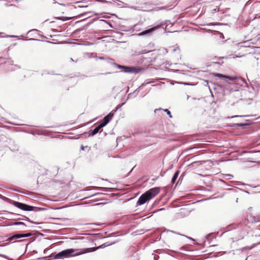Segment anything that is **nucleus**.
Listing matches in <instances>:
<instances>
[{"label": "nucleus", "mask_w": 260, "mask_h": 260, "mask_svg": "<svg viewBox=\"0 0 260 260\" xmlns=\"http://www.w3.org/2000/svg\"><path fill=\"white\" fill-rule=\"evenodd\" d=\"M116 66L119 69L123 70V71L125 73H130L134 72V68L133 67H125L119 64H116Z\"/></svg>", "instance_id": "5"}, {"label": "nucleus", "mask_w": 260, "mask_h": 260, "mask_svg": "<svg viewBox=\"0 0 260 260\" xmlns=\"http://www.w3.org/2000/svg\"><path fill=\"white\" fill-rule=\"evenodd\" d=\"M159 192V187H154L150 189L140 197L137 202V205L140 206L143 205L147 201L154 198Z\"/></svg>", "instance_id": "2"}, {"label": "nucleus", "mask_w": 260, "mask_h": 260, "mask_svg": "<svg viewBox=\"0 0 260 260\" xmlns=\"http://www.w3.org/2000/svg\"><path fill=\"white\" fill-rule=\"evenodd\" d=\"M165 111L167 113V114L169 116L170 118L172 117V115L171 114L170 111L168 109H165Z\"/></svg>", "instance_id": "11"}, {"label": "nucleus", "mask_w": 260, "mask_h": 260, "mask_svg": "<svg viewBox=\"0 0 260 260\" xmlns=\"http://www.w3.org/2000/svg\"><path fill=\"white\" fill-rule=\"evenodd\" d=\"M259 88H260V85H259Z\"/></svg>", "instance_id": "15"}, {"label": "nucleus", "mask_w": 260, "mask_h": 260, "mask_svg": "<svg viewBox=\"0 0 260 260\" xmlns=\"http://www.w3.org/2000/svg\"><path fill=\"white\" fill-rule=\"evenodd\" d=\"M103 127H104L103 125H102L101 124H100L99 126L96 127L94 129H93L92 131V132H91L92 135L93 136V135H94L96 134H97L99 132L100 129Z\"/></svg>", "instance_id": "9"}, {"label": "nucleus", "mask_w": 260, "mask_h": 260, "mask_svg": "<svg viewBox=\"0 0 260 260\" xmlns=\"http://www.w3.org/2000/svg\"><path fill=\"white\" fill-rule=\"evenodd\" d=\"M179 174V171H177L174 175L173 177L172 178L171 182L172 183H174L175 181L176 180L178 175Z\"/></svg>", "instance_id": "10"}, {"label": "nucleus", "mask_w": 260, "mask_h": 260, "mask_svg": "<svg viewBox=\"0 0 260 260\" xmlns=\"http://www.w3.org/2000/svg\"><path fill=\"white\" fill-rule=\"evenodd\" d=\"M15 224H24V223L21 222H15Z\"/></svg>", "instance_id": "12"}, {"label": "nucleus", "mask_w": 260, "mask_h": 260, "mask_svg": "<svg viewBox=\"0 0 260 260\" xmlns=\"http://www.w3.org/2000/svg\"><path fill=\"white\" fill-rule=\"evenodd\" d=\"M13 205L19 208V209H21L23 210H24V211H31L32 210V206H28V205H25L24 204H23V203H19V202H15L14 201V203H13Z\"/></svg>", "instance_id": "4"}, {"label": "nucleus", "mask_w": 260, "mask_h": 260, "mask_svg": "<svg viewBox=\"0 0 260 260\" xmlns=\"http://www.w3.org/2000/svg\"><path fill=\"white\" fill-rule=\"evenodd\" d=\"M158 26L153 27L152 28H149L147 30H146L145 31H142L141 32L139 35L140 36H143L145 35L146 34H149L152 32L153 31H154L155 29H156Z\"/></svg>", "instance_id": "8"}, {"label": "nucleus", "mask_w": 260, "mask_h": 260, "mask_svg": "<svg viewBox=\"0 0 260 260\" xmlns=\"http://www.w3.org/2000/svg\"><path fill=\"white\" fill-rule=\"evenodd\" d=\"M113 115V113H110L108 115L105 116L103 119V122L101 123V124L103 125V126H105L111 120Z\"/></svg>", "instance_id": "6"}, {"label": "nucleus", "mask_w": 260, "mask_h": 260, "mask_svg": "<svg viewBox=\"0 0 260 260\" xmlns=\"http://www.w3.org/2000/svg\"><path fill=\"white\" fill-rule=\"evenodd\" d=\"M31 235L30 233H27L25 234H16L14 235L12 239H18L21 238L28 237Z\"/></svg>", "instance_id": "7"}, {"label": "nucleus", "mask_w": 260, "mask_h": 260, "mask_svg": "<svg viewBox=\"0 0 260 260\" xmlns=\"http://www.w3.org/2000/svg\"><path fill=\"white\" fill-rule=\"evenodd\" d=\"M99 248H85V249H67L61 251L55 255V258H60L62 257H74L81 255L83 253L94 251L96 249Z\"/></svg>", "instance_id": "1"}, {"label": "nucleus", "mask_w": 260, "mask_h": 260, "mask_svg": "<svg viewBox=\"0 0 260 260\" xmlns=\"http://www.w3.org/2000/svg\"><path fill=\"white\" fill-rule=\"evenodd\" d=\"M214 76L220 78H224L228 79L231 81H235L238 80L237 82L241 85H243V84H245L246 86H247V84L245 81V80L242 78H238L237 77H231L226 75H223L219 73H215L214 74Z\"/></svg>", "instance_id": "3"}, {"label": "nucleus", "mask_w": 260, "mask_h": 260, "mask_svg": "<svg viewBox=\"0 0 260 260\" xmlns=\"http://www.w3.org/2000/svg\"><path fill=\"white\" fill-rule=\"evenodd\" d=\"M157 257H158V256H157L156 257H155V256H154V258L155 260H157Z\"/></svg>", "instance_id": "13"}, {"label": "nucleus", "mask_w": 260, "mask_h": 260, "mask_svg": "<svg viewBox=\"0 0 260 260\" xmlns=\"http://www.w3.org/2000/svg\"><path fill=\"white\" fill-rule=\"evenodd\" d=\"M13 37H17L16 36H12Z\"/></svg>", "instance_id": "14"}]
</instances>
